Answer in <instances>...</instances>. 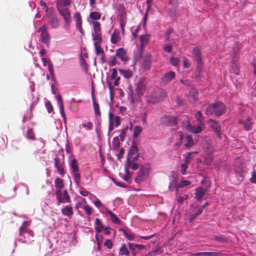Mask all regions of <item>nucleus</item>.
<instances>
[{"label": "nucleus", "mask_w": 256, "mask_h": 256, "mask_svg": "<svg viewBox=\"0 0 256 256\" xmlns=\"http://www.w3.org/2000/svg\"><path fill=\"white\" fill-rule=\"evenodd\" d=\"M226 106L222 102H216L210 104L206 108L205 114L211 116L214 114L216 116H220L226 112Z\"/></svg>", "instance_id": "1"}, {"label": "nucleus", "mask_w": 256, "mask_h": 256, "mask_svg": "<svg viewBox=\"0 0 256 256\" xmlns=\"http://www.w3.org/2000/svg\"><path fill=\"white\" fill-rule=\"evenodd\" d=\"M166 96V92L161 88H158L154 90L148 96L147 102L148 103L156 104L163 101Z\"/></svg>", "instance_id": "2"}, {"label": "nucleus", "mask_w": 256, "mask_h": 256, "mask_svg": "<svg viewBox=\"0 0 256 256\" xmlns=\"http://www.w3.org/2000/svg\"><path fill=\"white\" fill-rule=\"evenodd\" d=\"M150 166L148 164H145L142 165L138 172V176L135 178V182L139 183L145 180L148 176Z\"/></svg>", "instance_id": "3"}, {"label": "nucleus", "mask_w": 256, "mask_h": 256, "mask_svg": "<svg viewBox=\"0 0 256 256\" xmlns=\"http://www.w3.org/2000/svg\"><path fill=\"white\" fill-rule=\"evenodd\" d=\"M38 32H40V38L41 41L46 44L47 47H49L50 41V36L49 34L47 26L46 24L42 26L38 30Z\"/></svg>", "instance_id": "4"}, {"label": "nucleus", "mask_w": 256, "mask_h": 256, "mask_svg": "<svg viewBox=\"0 0 256 256\" xmlns=\"http://www.w3.org/2000/svg\"><path fill=\"white\" fill-rule=\"evenodd\" d=\"M238 122L246 131H250L252 129L254 122L249 116L243 117L238 119Z\"/></svg>", "instance_id": "5"}, {"label": "nucleus", "mask_w": 256, "mask_h": 256, "mask_svg": "<svg viewBox=\"0 0 256 256\" xmlns=\"http://www.w3.org/2000/svg\"><path fill=\"white\" fill-rule=\"evenodd\" d=\"M60 14L63 18L64 20V25L68 26L72 22L71 13L68 8H56Z\"/></svg>", "instance_id": "6"}, {"label": "nucleus", "mask_w": 256, "mask_h": 256, "mask_svg": "<svg viewBox=\"0 0 256 256\" xmlns=\"http://www.w3.org/2000/svg\"><path fill=\"white\" fill-rule=\"evenodd\" d=\"M161 124L162 126H173L178 124L177 118L176 116H172L166 115L162 117Z\"/></svg>", "instance_id": "7"}, {"label": "nucleus", "mask_w": 256, "mask_h": 256, "mask_svg": "<svg viewBox=\"0 0 256 256\" xmlns=\"http://www.w3.org/2000/svg\"><path fill=\"white\" fill-rule=\"evenodd\" d=\"M146 81L145 78H140L136 84V90L138 96L144 94L146 90Z\"/></svg>", "instance_id": "8"}, {"label": "nucleus", "mask_w": 256, "mask_h": 256, "mask_svg": "<svg viewBox=\"0 0 256 256\" xmlns=\"http://www.w3.org/2000/svg\"><path fill=\"white\" fill-rule=\"evenodd\" d=\"M56 196V198L58 200L57 204L58 205L60 203H69L71 202L70 196L68 190H64L63 192L60 190V194L59 195V197L58 196V195Z\"/></svg>", "instance_id": "9"}, {"label": "nucleus", "mask_w": 256, "mask_h": 256, "mask_svg": "<svg viewBox=\"0 0 256 256\" xmlns=\"http://www.w3.org/2000/svg\"><path fill=\"white\" fill-rule=\"evenodd\" d=\"M152 65V58L151 54L149 53L146 54L144 58L142 64V68L144 71L149 70Z\"/></svg>", "instance_id": "10"}, {"label": "nucleus", "mask_w": 256, "mask_h": 256, "mask_svg": "<svg viewBox=\"0 0 256 256\" xmlns=\"http://www.w3.org/2000/svg\"><path fill=\"white\" fill-rule=\"evenodd\" d=\"M204 125L203 123L199 124L198 126H195L188 124L187 125L186 129L190 132H192L194 134H198L201 132L204 129Z\"/></svg>", "instance_id": "11"}, {"label": "nucleus", "mask_w": 256, "mask_h": 256, "mask_svg": "<svg viewBox=\"0 0 256 256\" xmlns=\"http://www.w3.org/2000/svg\"><path fill=\"white\" fill-rule=\"evenodd\" d=\"M54 164L55 168H56L60 174L64 176V170L63 167L64 163L60 161V158L57 155L55 156L54 158Z\"/></svg>", "instance_id": "12"}, {"label": "nucleus", "mask_w": 256, "mask_h": 256, "mask_svg": "<svg viewBox=\"0 0 256 256\" xmlns=\"http://www.w3.org/2000/svg\"><path fill=\"white\" fill-rule=\"evenodd\" d=\"M176 76V74L173 71H169L166 73L161 79V82L164 84H167Z\"/></svg>", "instance_id": "13"}, {"label": "nucleus", "mask_w": 256, "mask_h": 256, "mask_svg": "<svg viewBox=\"0 0 256 256\" xmlns=\"http://www.w3.org/2000/svg\"><path fill=\"white\" fill-rule=\"evenodd\" d=\"M116 56L124 62H126L128 60L126 51L122 48H120L116 50Z\"/></svg>", "instance_id": "14"}, {"label": "nucleus", "mask_w": 256, "mask_h": 256, "mask_svg": "<svg viewBox=\"0 0 256 256\" xmlns=\"http://www.w3.org/2000/svg\"><path fill=\"white\" fill-rule=\"evenodd\" d=\"M55 187H56V195L59 196L60 194V190L64 187V180L60 178H57L54 180Z\"/></svg>", "instance_id": "15"}, {"label": "nucleus", "mask_w": 256, "mask_h": 256, "mask_svg": "<svg viewBox=\"0 0 256 256\" xmlns=\"http://www.w3.org/2000/svg\"><path fill=\"white\" fill-rule=\"evenodd\" d=\"M48 22L53 28H57L59 27V20L56 14H51L48 16Z\"/></svg>", "instance_id": "16"}, {"label": "nucleus", "mask_w": 256, "mask_h": 256, "mask_svg": "<svg viewBox=\"0 0 256 256\" xmlns=\"http://www.w3.org/2000/svg\"><path fill=\"white\" fill-rule=\"evenodd\" d=\"M62 213L63 215L70 218L74 214L72 207L71 206H66L61 210Z\"/></svg>", "instance_id": "17"}, {"label": "nucleus", "mask_w": 256, "mask_h": 256, "mask_svg": "<svg viewBox=\"0 0 256 256\" xmlns=\"http://www.w3.org/2000/svg\"><path fill=\"white\" fill-rule=\"evenodd\" d=\"M192 53L194 56L195 60L199 65L202 64V58L200 50L198 48H194L192 50Z\"/></svg>", "instance_id": "18"}, {"label": "nucleus", "mask_w": 256, "mask_h": 256, "mask_svg": "<svg viewBox=\"0 0 256 256\" xmlns=\"http://www.w3.org/2000/svg\"><path fill=\"white\" fill-rule=\"evenodd\" d=\"M118 16L120 17V20H127L126 18V8L122 4H120L118 8Z\"/></svg>", "instance_id": "19"}, {"label": "nucleus", "mask_w": 256, "mask_h": 256, "mask_svg": "<svg viewBox=\"0 0 256 256\" xmlns=\"http://www.w3.org/2000/svg\"><path fill=\"white\" fill-rule=\"evenodd\" d=\"M206 191L202 187L197 188L196 189L195 196L194 198L197 200H200L204 196Z\"/></svg>", "instance_id": "20"}, {"label": "nucleus", "mask_w": 256, "mask_h": 256, "mask_svg": "<svg viewBox=\"0 0 256 256\" xmlns=\"http://www.w3.org/2000/svg\"><path fill=\"white\" fill-rule=\"evenodd\" d=\"M72 0H57L56 3V8H66V7L70 5Z\"/></svg>", "instance_id": "21"}, {"label": "nucleus", "mask_w": 256, "mask_h": 256, "mask_svg": "<svg viewBox=\"0 0 256 256\" xmlns=\"http://www.w3.org/2000/svg\"><path fill=\"white\" fill-rule=\"evenodd\" d=\"M208 123L210 125V126L214 130V132L218 130H220V126L219 123L217 121L212 119H210L208 121Z\"/></svg>", "instance_id": "22"}, {"label": "nucleus", "mask_w": 256, "mask_h": 256, "mask_svg": "<svg viewBox=\"0 0 256 256\" xmlns=\"http://www.w3.org/2000/svg\"><path fill=\"white\" fill-rule=\"evenodd\" d=\"M236 60L234 58H233L232 60V64L230 65V70L234 73L235 74H238L240 72V70L238 68V63L236 62Z\"/></svg>", "instance_id": "23"}, {"label": "nucleus", "mask_w": 256, "mask_h": 256, "mask_svg": "<svg viewBox=\"0 0 256 256\" xmlns=\"http://www.w3.org/2000/svg\"><path fill=\"white\" fill-rule=\"evenodd\" d=\"M138 154V148L136 143L133 142L130 148V150L128 154V158H130L133 156V155Z\"/></svg>", "instance_id": "24"}, {"label": "nucleus", "mask_w": 256, "mask_h": 256, "mask_svg": "<svg viewBox=\"0 0 256 256\" xmlns=\"http://www.w3.org/2000/svg\"><path fill=\"white\" fill-rule=\"evenodd\" d=\"M119 38V32L115 29L110 37V42L113 44H116L118 43Z\"/></svg>", "instance_id": "25"}, {"label": "nucleus", "mask_w": 256, "mask_h": 256, "mask_svg": "<svg viewBox=\"0 0 256 256\" xmlns=\"http://www.w3.org/2000/svg\"><path fill=\"white\" fill-rule=\"evenodd\" d=\"M110 114H112V116H110L112 118V121L113 122L114 125H115L116 127H118V126L120 125V118L118 116H114L113 113L112 112H110L108 113V118L110 119Z\"/></svg>", "instance_id": "26"}, {"label": "nucleus", "mask_w": 256, "mask_h": 256, "mask_svg": "<svg viewBox=\"0 0 256 256\" xmlns=\"http://www.w3.org/2000/svg\"><path fill=\"white\" fill-rule=\"evenodd\" d=\"M95 224L96 225L94 228L96 232L98 233L100 232L103 228H104V226L102 224L100 220L98 218L95 219Z\"/></svg>", "instance_id": "27"}, {"label": "nucleus", "mask_w": 256, "mask_h": 256, "mask_svg": "<svg viewBox=\"0 0 256 256\" xmlns=\"http://www.w3.org/2000/svg\"><path fill=\"white\" fill-rule=\"evenodd\" d=\"M220 253L218 252H200L194 254V256H218Z\"/></svg>", "instance_id": "28"}, {"label": "nucleus", "mask_w": 256, "mask_h": 256, "mask_svg": "<svg viewBox=\"0 0 256 256\" xmlns=\"http://www.w3.org/2000/svg\"><path fill=\"white\" fill-rule=\"evenodd\" d=\"M28 222L27 221H24L22 222V226L20 228L19 236H22L23 233L28 232Z\"/></svg>", "instance_id": "29"}, {"label": "nucleus", "mask_w": 256, "mask_h": 256, "mask_svg": "<svg viewBox=\"0 0 256 256\" xmlns=\"http://www.w3.org/2000/svg\"><path fill=\"white\" fill-rule=\"evenodd\" d=\"M118 70L120 73L126 78H130L132 76V72L130 70L119 69Z\"/></svg>", "instance_id": "30"}, {"label": "nucleus", "mask_w": 256, "mask_h": 256, "mask_svg": "<svg viewBox=\"0 0 256 256\" xmlns=\"http://www.w3.org/2000/svg\"><path fill=\"white\" fill-rule=\"evenodd\" d=\"M106 214H107L110 216L111 220L112 221V222H114V224H119L120 222V219L111 210H106Z\"/></svg>", "instance_id": "31"}, {"label": "nucleus", "mask_w": 256, "mask_h": 256, "mask_svg": "<svg viewBox=\"0 0 256 256\" xmlns=\"http://www.w3.org/2000/svg\"><path fill=\"white\" fill-rule=\"evenodd\" d=\"M92 24L94 26V34H102L100 24L96 21L92 22Z\"/></svg>", "instance_id": "32"}, {"label": "nucleus", "mask_w": 256, "mask_h": 256, "mask_svg": "<svg viewBox=\"0 0 256 256\" xmlns=\"http://www.w3.org/2000/svg\"><path fill=\"white\" fill-rule=\"evenodd\" d=\"M70 168L72 172H79V168L77 160L74 158H73L70 164Z\"/></svg>", "instance_id": "33"}, {"label": "nucleus", "mask_w": 256, "mask_h": 256, "mask_svg": "<svg viewBox=\"0 0 256 256\" xmlns=\"http://www.w3.org/2000/svg\"><path fill=\"white\" fill-rule=\"evenodd\" d=\"M191 184V182L190 180H186L184 179H182L180 182L176 186V193H178V189L179 188H182L184 186H188Z\"/></svg>", "instance_id": "34"}, {"label": "nucleus", "mask_w": 256, "mask_h": 256, "mask_svg": "<svg viewBox=\"0 0 256 256\" xmlns=\"http://www.w3.org/2000/svg\"><path fill=\"white\" fill-rule=\"evenodd\" d=\"M197 90L194 88H192L190 91L189 98H192L193 102L197 100Z\"/></svg>", "instance_id": "35"}, {"label": "nucleus", "mask_w": 256, "mask_h": 256, "mask_svg": "<svg viewBox=\"0 0 256 256\" xmlns=\"http://www.w3.org/2000/svg\"><path fill=\"white\" fill-rule=\"evenodd\" d=\"M119 254L122 256H128L130 254V252L124 244L121 246L120 248Z\"/></svg>", "instance_id": "36"}, {"label": "nucleus", "mask_w": 256, "mask_h": 256, "mask_svg": "<svg viewBox=\"0 0 256 256\" xmlns=\"http://www.w3.org/2000/svg\"><path fill=\"white\" fill-rule=\"evenodd\" d=\"M126 165H128V167H130L133 170H136L139 167V164L136 162H131L130 158H128Z\"/></svg>", "instance_id": "37"}, {"label": "nucleus", "mask_w": 256, "mask_h": 256, "mask_svg": "<svg viewBox=\"0 0 256 256\" xmlns=\"http://www.w3.org/2000/svg\"><path fill=\"white\" fill-rule=\"evenodd\" d=\"M197 153H198L197 152H188L186 154H184L183 156L184 158V163L188 164L190 162V160L192 158V156H191L192 154H197Z\"/></svg>", "instance_id": "38"}, {"label": "nucleus", "mask_w": 256, "mask_h": 256, "mask_svg": "<svg viewBox=\"0 0 256 256\" xmlns=\"http://www.w3.org/2000/svg\"><path fill=\"white\" fill-rule=\"evenodd\" d=\"M186 140L187 142V143L184 144L186 148H191L194 145V140L192 136L190 135H188L186 136Z\"/></svg>", "instance_id": "39"}, {"label": "nucleus", "mask_w": 256, "mask_h": 256, "mask_svg": "<svg viewBox=\"0 0 256 256\" xmlns=\"http://www.w3.org/2000/svg\"><path fill=\"white\" fill-rule=\"evenodd\" d=\"M120 230L122 232L125 237L126 238L129 240H134L135 236L134 234L128 233L123 228H121Z\"/></svg>", "instance_id": "40"}, {"label": "nucleus", "mask_w": 256, "mask_h": 256, "mask_svg": "<svg viewBox=\"0 0 256 256\" xmlns=\"http://www.w3.org/2000/svg\"><path fill=\"white\" fill-rule=\"evenodd\" d=\"M142 128L141 126H136L134 130L133 136L135 138H138L139 136V135L142 132Z\"/></svg>", "instance_id": "41"}, {"label": "nucleus", "mask_w": 256, "mask_h": 256, "mask_svg": "<svg viewBox=\"0 0 256 256\" xmlns=\"http://www.w3.org/2000/svg\"><path fill=\"white\" fill-rule=\"evenodd\" d=\"M94 44L95 48L96 53L97 55L104 54V50L101 47L100 44L94 43Z\"/></svg>", "instance_id": "42"}, {"label": "nucleus", "mask_w": 256, "mask_h": 256, "mask_svg": "<svg viewBox=\"0 0 256 256\" xmlns=\"http://www.w3.org/2000/svg\"><path fill=\"white\" fill-rule=\"evenodd\" d=\"M90 18L94 20H99L101 18V14L97 12H92L90 13Z\"/></svg>", "instance_id": "43"}, {"label": "nucleus", "mask_w": 256, "mask_h": 256, "mask_svg": "<svg viewBox=\"0 0 256 256\" xmlns=\"http://www.w3.org/2000/svg\"><path fill=\"white\" fill-rule=\"evenodd\" d=\"M149 40V36L148 35H142L140 37V42L141 46L146 45Z\"/></svg>", "instance_id": "44"}, {"label": "nucleus", "mask_w": 256, "mask_h": 256, "mask_svg": "<svg viewBox=\"0 0 256 256\" xmlns=\"http://www.w3.org/2000/svg\"><path fill=\"white\" fill-rule=\"evenodd\" d=\"M92 39L94 40V43L100 44L102 42V34H93Z\"/></svg>", "instance_id": "45"}, {"label": "nucleus", "mask_w": 256, "mask_h": 256, "mask_svg": "<svg viewBox=\"0 0 256 256\" xmlns=\"http://www.w3.org/2000/svg\"><path fill=\"white\" fill-rule=\"evenodd\" d=\"M112 148L114 150H117L120 147V140L118 137H115L112 140Z\"/></svg>", "instance_id": "46"}, {"label": "nucleus", "mask_w": 256, "mask_h": 256, "mask_svg": "<svg viewBox=\"0 0 256 256\" xmlns=\"http://www.w3.org/2000/svg\"><path fill=\"white\" fill-rule=\"evenodd\" d=\"M196 118L197 121L199 122V124L202 123L204 118L200 111L198 110L196 112Z\"/></svg>", "instance_id": "47"}, {"label": "nucleus", "mask_w": 256, "mask_h": 256, "mask_svg": "<svg viewBox=\"0 0 256 256\" xmlns=\"http://www.w3.org/2000/svg\"><path fill=\"white\" fill-rule=\"evenodd\" d=\"M92 104H93V106H94V110L96 115H98L99 116H100V110L99 104H98V102H94Z\"/></svg>", "instance_id": "48"}, {"label": "nucleus", "mask_w": 256, "mask_h": 256, "mask_svg": "<svg viewBox=\"0 0 256 256\" xmlns=\"http://www.w3.org/2000/svg\"><path fill=\"white\" fill-rule=\"evenodd\" d=\"M60 113L62 116L64 118V122H66V116L64 113V103L62 102L61 104H60Z\"/></svg>", "instance_id": "49"}, {"label": "nucleus", "mask_w": 256, "mask_h": 256, "mask_svg": "<svg viewBox=\"0 0 256 256\" xmlns=\"http://www.w3.org/2000/svg\"><path fill=\"white\" fill-rule=\"evenodd\" d=\"M60 113L62 116L64 118V122H66V116L64 113V103L62 102L61 104H60Z\"/></svg>", "instance_id": "50"}, {"label": "nucleus", "mask_w": 256, "mask_h": 256, "mask_svg": "<svg viewBox=\"0 0 256 256\" xmlns=\"http://www.w3.org/2000/svg\"><path fill=\"white\" fill-rule=\"evenodd\" d=\"M27 138L31 140H34V134L32 128L28 129L27 130Z\"/></svg>", "instance_id": "51"}, {"label": "nucleus", "mask_w": 256, "mask_h": 256, "mask_svg": "<svg viewBox=\"0 0 256 256\" xmlns=\"http://www.w3.org/2000/svg\"><path fill=\"white\" fill-rule=\"evenodd\" d=\"M170 62L172 65L174 66H177L178 65L180 60L178 58L171 56L170 58Z\"/></svg>", "instance_id": "52"}, {"label": "nucleus", "mask_w": 256, "mask_h": 256, "mask_svg": "<svg viewBox=\"0 0 256 256\" xmlns=\"http://www.w3.org/2000/svg\"><path fill=\"white\" fill-rule=\"evenodd\" d=\"M126 174L123 176L122 178L126 182H129L131 178V174L128 172V170L126 168Z\"/></svg>", "instance_id": "53"}, {"label": "nucleus", "mask_w": 256, "mask_h": 256, "mask_svg": "<svg viewBox=\"0 0 256 256\" xmlns=\"http://www.w3.org/2000/svg\"><path fill=\"white\" fill-rule=\"evenodd\" d=\"M45 106L48 113H50L53 110V107L50 101L48 100L45 104Z\"/></svg>", "instance_id": "54"}, {"label": "nucleus", "mask_w": 256, "mask_h": 256, "mask_svg": "<svg viewBox=\"0 0 256 256\" xmlns=\"http://www.w3.org/2000/svg\"><path fill=\"white\" fill-rule=\"evenodd\" d=\"M188 164L185 163L181 164L180 167L182 168V170L180 172L182 174L184 175L186 174V169L188 168Z\"/></svg>", "instance_id": "55"}, {"label": "nucleus", "mask_w": 256, "mask_h": 256, "mask_svg": "<svg viewBox=\"0 0 256 256\" xmlns=\"http://www.w3.org/2000/svg\"><path fill=\"white\" fill-rule=\"evenodd\" d=\"M252 183L256 184V171L254 169L252 172V177L250 179Z\"/></svg>", "instance_id": "56"}, {"label": "nucleus", "mask_w": 256, "mask_h": 256, "mask_svg": "<svg viewBox=\"0 0 256 256\" xmlns=\"http://www.w3.org/2000/svg\"><path fill=\"white\" fill-rule=\"evenodd\" d=\"M180 82L182 84L184 85L188 86V87H190L192 86V82L191 80H180Z\"/></svg>", "instance_id": "57"}, {"label": "nucleus", "mask_w": 256, "mask_h": 256, "mask_svg": "<svg viewBox=\"0 0 256 256\" xmlns=\"http://www.w3.org/2000/svg\"><path fill=\"white\" fill-rule=\"evenodd\" d=\"M172 32V29L171 28H168L165 32L166 40L168 42L170 40V35Z\"/></svg>", "instance_id": "58"}, {"label": "nucleus", "mask_w": 256, "mask_h": 256, "mask_svg": "<svg viewBox=\"0 0 256 256\" xmlns=\"http://www.w3.org/2000/svg\"><path fill=\"white\" fill-rule=\"evenodd\" d=\"M84 210L86 212L87 214L90 216L92 214V208L88 205H86L83 207Z\"/></svg>", "instance_id": "59"}, {"label": "nucleus", "mask_w": 256, "mask_h": 256, "mask_svg": "<svg viewBox=\"0 0 256 256\" xmlns=\"http://www.w3.org/2000/svg\"><path fill=\"white\" fill-rule=\"evenodd\" d=\"M112 61L109 62V66L110 67L113 66L118 64V60L115 56H111Z\"/></svg>", "instance_id": "60"}, {"label": "nucleus", "mask_w": 256, "mask_h": 256, "mask_svg": "<svg viewBox=\"0 0 256 256\" xmlns=\"http://www.w3.org/2000/svg\"><path fill=\"white\" fill-rule=\"evenodd\" d=\"M74 172V176L75 182L77 183H79L80 180V175L78 172Z\"/></svg>", "instance_id": "61"}, {"label": "nucleus", "mask_w": 256, "mask_h": 256, "mask_svg": "<svg viewBox=\"0 0 256 256\" xmlns=\"http://www.w3.org/2000/svg\"><path fill=\"white\" fill-rule=\"evenodd\" d=\"M215 240L218 242H225L228 240V238L222 236H216Z\"/></svg>", "instance_id": "62"}, {"label": "nucleus", "mask_w": 256, "mask_h": 256, "mask_svg": "<svg viewBox=\"0 0 256 256\" xmlns=\"http://www.w3.org/2000/svg\"><path fill=\"white\" fill-rule=\"evenodd\" d=\"M82 126L84 128H87L88 130H92L93 128V124L90 122H88L87 124H82Z\"/></svg>", "instance_id": "63"}, {"label": "nucleus", "mask_w": 256, "mask_h": 256, "mask_svg": "<svg viewBox=\"0 0 256 256\" xmlns=\"http://www.w3.org/2000/svg\"><path fill=\"white\" fill-rule=\"evenodd\" d=\"M104 246H106L108 249H111L112 247V242L110 240H106L104 244Z\"/></svg>", "instance_id": "64"}]
</instances>
